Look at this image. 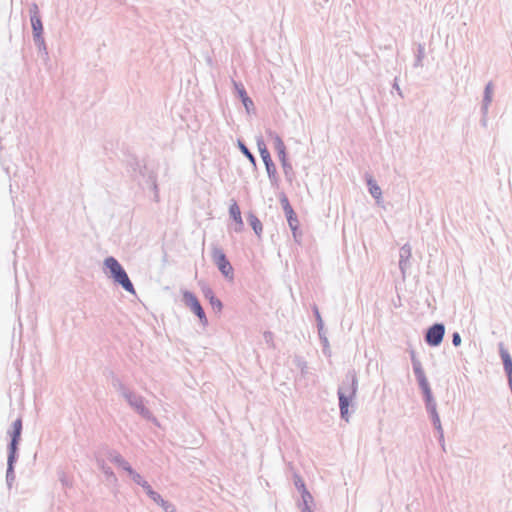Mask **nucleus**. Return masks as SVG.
<instances>
[{
  "label": "nucleus",
  "mask_w": 512,
  "mask_h": 512,
  "mask_svg": "<svg viewBox=\"0 0 512 512\" xmlns=\"http://www.w3.org/2000/svg\"><path fill=\"white\" fill-rule=\"evenodd\" d=\"M105 266L110 270L114 280L122 285V287L127 290L128 292L134 293V287L129 280L126 272L122 268V266L119 264V262L113 258L108 257L105 259Z\"/></svg>",
  "instance_id": "f257e3e1"
},
{
  "label": "nucleus",
  "mask_w": 512,
  "mask_h": 512,
  "mask_svg": "<svg viewBox=\"0 0 512 512\" xmlns=\"http://www.w3.org/2000/svg\"><path fill=\"white\" fill-rule=\"evenodd\" d=\"M22 418H17L9 430V435L11 437L10 443L8 444V455L9 456H17L18 457V446L21 440L22 434Z\"/></svg>",
  "instance_id": "f03ea898"
},
{
  "label": "nucleus",
  "mask_w": 512,
  "mask_h": 512,
  "mask_svg": "<svg viewBox=\"0 0 512 512\" xmlns=\"http://www.w3.org/2000/svg\"><path fill=\"white\" fill-rule=\"evenodd\" d=\"M183 302L187 307H189L198 316V318L200 319V321L203 324L207 323V318L204 313V310H203L200 302L198 301L197 297L193 293H191L189 291H184L183 292Z\"/></svg>",
  "instance_id": "7ed1b4c3"
},
{
  "label": "nucleus",
  "mask_w": 512,
  "mask_h": 512,
  "mask_svg": "<svg viewBox=\"0 0 512 512\" xmlns=\"http://www.w3.org/2000/svg\"><path fill=\"white\" fill-rule=\"evenodd\" d=\"M212 258L215 264L218 266L219 270L222 272V274H224L225 276H229L232 274L233 268L221 249L214 248L212 252Z\"/></svg>",
  "instance_id": "20e7f679"
},
{
  "label": "nucleus",
  "mask_w": 512,
  "mask_h": 512,
  "mask_svg": "<svg viewBox=\"0 0 512 512\" xmlns=\"http://www.w3.org/2000/svg\"><path fill=\"white\" fill-rule=\"evenodd\" d=\"M444 326L442 324H435L430 327L426 334V341L431 346H438L444 336Z\"/></svg>",
  "instance_id": "39448f33"
},
{
  "label": "nucleus",
  "mask_w": 512,
  "mask_h": 512,
  "mask_svg": "<svg viewBox=\"0 0 512 512\" xmlns=\"http://www.w3.org/2000/svg\"><path fill=\"white\" fill-rule=\"evenodd\" d=\"M100 453L106 457L110 462L117 465L119 468L123 469L124 471L127 469V467L130 466L129 462L126 461L123 456L117 452L114 449L105 448Z\"/></svg>",
  "instance_id": "423d86ee"
},
{
  "label": "nucleus",
  "mask_w": 512,
  "mask_h": 512,
  "mask_svg": "<svg viewBox=\"0 0 512 512\" xmlns=\"http://www.w3.org/2000/svg\"><path fill=\"white\" fill-rule=\"evenodd\" d=\"M281 204H282L283 210L285 212L288 224H289L290 228L292 229V231L295 233L298 228V224H299L296 213L294 212V210H293L292 206L290 205L286 196H283L281 198Z\"/></svg>",
  "instance_id": "0eeeda50"
},
{
  "label": "nucleus",
  "mask_w": 512,
  "mask_h": 512,
  "mask_svg": "<svg viewBox=\"0 0 512 512\" xmlns=\"http://www.w3.org/2000/svg\"><path fill=\"white\" fill-rule=\"evenodd\" d=\"M101 455L102 454L99 452V454L96 456L97 467L103 472V474L106 476V479L109 482L116 483L117 482V477L115 476V474H114L113 470L111 469V467H109L105 463V460L101 457Z\"/></svg>",
  "instance_id": "6e6552de"
},
{
  "label": "nucleus",
  "mask_w": 512,
  "mask_h": 512,
  "mask_svg": "<svg viewBox=\"0 0 512 512\" xmlns=\"http://www.w3.org/2000/svg\"><path fill=\"white\" fill-rule=\"evenodd\" d=\"M18 457L17 456H9L7 457V470H6V483L8 489L12 488V485L15 481V463L17 462Z\"/></svg>",
  "instance_id": "1a4fd4ad"
},
{
  "label": "nucleus",
  "mask_w": 512,
  "mask_h": 512,
  "mask_svg": "<svg viewBox=\"0 0 512 512\" xmlns=\"http://www.w3.org/2000/svg\"><path fill=\"white\" fill-rule=\"evenodd\" d=\"M31 25L35 38L40 39L43 31V26L41 19L38 15V7L36 5H34L32 8Z\"/></svg>",
  "instance_id": "9d476101"
},
{
  "label": "nucleus",
  "mask_w": 512,
  "mask_h": 512,
  "mask_svg": "<svg viewBox=\"0 0 512 512\" xmlns=\"http://www.w3.org/2000/svg\"><path fill=\"white\" fill-rule=\"evenodd\" d=\"M440 420H441V418H432V425H433V428L437 432L438 441H439V444L441 445L442 450L446 451L445 441H444V431H443Z\"/></svg>",
  "instance_id": "9b49d317"
},
{
  "label": "nucleus",
  "mask_w": 512,
  "mask_h": 512,
  "mask_svg": "<svg viewBox=\"0 0 512 512\" xmlns=\"http://www.w3.org/2000/svg\"><path fill=\"white\" fill-rule=\"evenodd\" d=\"M230 216L234 219V221L241 227L243 225L241 211L236 202H233L229 207Z\"/></svg>",
  "instance_id": "f8f14e48"
},
{
  "label": "nucleus",
  "mask_w": 512,
  "mask_h": 512,
  "mask_svg": "<svg viewBox=\"0 0 512 512\" xmlns=\"http://www.w3.org/2000/svg\"><path fill=\"white\" fill-rule=\"evenodd\" d=\"M248 220H249V223H250L251 227L255 231V233L257 235H260L261 232H262V223H261V221L255 215H253V214L249 215Z\"/></svg>",
  "instance_id": "ddd939ff"
},
{
  "label": "nucleus",
  "mask_w": 512,
  "mask_h": 512,
  "mask_svg": "<svg viewBox=\"0 0 512 512\" xmlns=\"http://www.w3.org/2000/svg\"><path fill=\"white\" fill-rule=\"evenodd\" d=\"M128 475L131 477V479L138 485H141L145 480L142 478V476L137 473L132 467L131 465L129 467H127V469L125 470Z\"/></svg>",
  "instance_id": "4468645a"
},
{
  "label": "nucleus",
  "mask_w": 512,
  "mask_h": 512,
  "mask_svg": "<svg viewBox=\"0 0 512 512\" xmlns=\"http://www.w3.org/2000/svg\"><path fill=\"white\" fill-rule=\"evenodd\" d=\"M370 193L376 198L379 199L381 197V189L380 187L372 180L368 181Z\"/></svg>",
  "instance_id": "2eb2a0df"
},
{
  "label": "nucleus",
  "mask_w": 512,
  "mask_h": 512,
  "mask_svg": "<svg viewBox=\"0 0 512 512\" xmlns=\"http://www.w3.org/2000/svg\"><path fill=\"white\" fill-rule=\"evenodd\" d=\"M339 401H340L341 414H342V416H344L345 414L348 413L349 403L341 391H339Z\"/></svg>",
  "instance_id": "dca6fc26"
},
{
  "label": "nucleus",
  "mask_w": 512,
  "mask_h": 512,
  "mask_svg": "<svg viewBox=\"0 0 512 512\" xmlns=\"http://www.w3.org/2000/svg\"><path fill=\"white\" fill-rule=\"evenodd\" d=\"M258 147H259L260 155H261L263 161L268 166V160H270V154H269L268 150L266 149L265 144L261 141L258 143Z\"/></svg>",
  "instance_id": "f3484780"
},
{
  "label": "nucleus",
  "mask_w": 512,
  "mask_h": 512,
  "mask_svg": "<svg viewBox=\"0 0 512 512\" xmlns=\"http://www.w3.org/2000/svg\"><path fill=\"white\" fill-rule=\"evenodd\" d=\"M294 485L300 493L307 489L303 479L297 474L294 475Z\"/></svg>",
  "instance_id": "a211bd4d"
},
{
  "label": "nucleus",
  "mask_w": 512,
  "mask_h": 512,
  "mask_svg": "<svg viewBox=\"0 0 512 512\" xmlns=\"http://www.w3.org/2000/svg\"><path fill=\"white\" fill-rule=\"evenodd\" d=\"M210 304L212 306V308L217 311V312H220L221 309H222V303L219 299H217L215 296H211L210 298Z\"/></svg>",
  "instance_id": "6ab92c4d"
},
{
  "label": "nucleus",
  "mask_w": 512,
  "mask_h": 512,
  "mask_svg": "<svg viewBox=\"0 0 512 512\" xmlns=\"http://www.w3.org/2000/svg\"><path fill=\"white\" fill-rule=\"evenodd\" d=\"M155 503L158 505H161L164 501V499L161 497V495L156 491H150L148 495Z\"/></svg>",
  "instance_id": "aec40b11"
},
{
  "label": "nucleus",
  "mask_w": 512,
  "mask_h": 512,
  "mask_svg": "<svg viewBox=\"0 0 512 512\" xmlns=\"http://www.w3.org/2000/svg\"><path fill=\"white\" fill-rule=\"evenodd\" d=\"M160 506L165 512H177L175 505L166 500H164Z\"/></svg>",
  "instance_id": "412c9836"
},
{
  "label": "nucleus",
  "mask_w": 512,
  "mask_h": 512,
  "mask_svg": "<svg viewBox=\"0 0 512 512\" xmlns=\"http://www.w3.org/2000/svg\"><path fill=\"white\" fill-rule=\"evenodd\" d=\"M301 500L303 502H309V503L313 501V497L307 489L304 490L303 492H301Z\"/></svg>",
  "instance_id": "4be33fe9"
},
{
  "label": "nucleus",
  "mask_w": 512,
  "mask_h": 512,
  "mask_svg": "<svg viewBox=\"0 0 512 512\" xmlns=\"http://www.w3.org/2000/svg\"><path fill=\"white\" fill-rule=\"evenodd\" d=\"M301 512H313L309 506V502H303L302 500L298 503Z\"/></svg>",
  "instance_id": "5701e85b"
},
{
  "label": "nucleus",
  "mask_w": 512,
  "mask_h": 512,
  "mask_svg": "<svg viewBox=\"0 0 512 512\" xmlns=\"http://www.w3.org/2000/svg\"><path fill=\"white\" fill-rule=\"evenodd\" d=\"M140 486L145 490L147 495H149L150 491H153L152 487L146 480Z\"/></svg>",
  "instance_id": "b1692460"
},
{
  "label": "nucleus",
  "mask_w": 512,
  "mask_h": 512,
  "mask_svg": "<svg viewBox=\"0 0 512 512\" xmlns=\"http://www.w3.org/2000/svg\"><path fill=\"white\" fill-rule=\"evenodd\" d=\"M452 342L455 346H459L460 343H461V337L458 333H454L453 334V339H452Z\"/></svg>",
  "instance_id": "393cba45"
},
{
  "label": "nucleus",
  "mask_w": 512,
  "mask_h": 512,
  "mask_svg": "<svg viewBox=\"0 0 512 512\" xmlns=\"http://www.w3.org/2000/svg\"><path fill=\"white\" fill-rule=\"evenodd\" d=\"M60 481H61L63 486H70L71 485V483L69 482V480L67 479L65 474H62V476L60 477Z\"/></svg>",
  "instance_id": "a878e982"
},
{
  "label": "nucleus",
  "mask_w": 512,
  "mask_h": 512,
  "mask_svg": "<svg viewBox=\"0 0 512 512\" xmlns=\"http://www.w3.org/2000/svg\"><path fill=\"white\" fill-rule=\"evenodd\" d=\"M204 295H205L206 298H208L210 300L211 296H214V293H213V291L210 288H207L204 291Z\"/></svg>",
  "instance_id": "bb28decb"
},
{
  "label": "nucleus",
  "mask_w": 512,
  "mask_h": 512,
  "mask_svg": "<svg viewBox=\"0 0 512 512\" xmlns=\"http://www.w3.org/2000/svg\"><path fill=\"white\" fill-rule=\"evenodd\" d=\"M242 150L245 155H247L250 159H253V156L251 155V153L248 151V149L245 146H242Z\"/></svg>",
  "instance_id": "cd10ccee"
},
{
  "label": "nucleus",
  "mask_w": 512,
  "mask_h": 512,
  "mask_svg": "<svg viewBox=\"0 0 512 512\" xmlns=\"http://www.w3.org/2000/svg\"><path fill=\"white\" fill-rule=\"evenodd\" d=\"M242 100L246 107L248 106V103L252 104V101L248 98V96H245Z\"/></svg>",
  "instance_id": "c85d7f7f"
},
{
  "label": "nucleus",
  "mask_w": 512,
  "mask_h": 512,
  "mask_svg": "<svg viewBox=\"0 0 512 512\" xmlns=\"http://www.w3.org/2000/svg\"><path fill=\"white\" fill-rule=\"evenodd\" d=\"M240 96H241V98H242V99H243L245 96H247V95H246V92H245L243 89H242V90H240Z\"/></svg>",
  "instance_id": "c756f323"
},
{
  "label": "nucleus",
  "mask_w": 512,
  "mask_h": 512,
  "mask_svg": "<svg viewBox=\"0 0 512 512\" xmlns=\"http://www.w3.org/2000/svg\"><path fill=\"white\" fill-rule=\"evenodd\" d=\"M276 139H277V142L279 143V145H280L281 147H283V142L281 141V139H280L279 137H277Z\"/></svg>",
  "instance_id": "7c9ffc66"
},
{
  "label": "nucleus",
  "mask_w": 512,
  "mask_h": 512,
  "mask_svg": "<svg viewBox=\"0 0 512 512\" xmlns=\"http://www.w3.org/2000/svg\"><path fill=\"white\" fill-rule=\"evenodd\" d=\"M151 419L153 420V422H154L156 425H158V426H159V423L157 422V418H156V417H153V418H151Z\"/></svg>",
  "instance_id": "2f4dec72"
},
{
  "label": "nucleus",
  "mask_w": 512,
  "mask_h": 512,
  "mask_svg": "<svg viewBox=\"0 0 512 512\" xmlns=\"http://www.w3.org/2000/svg\"><path fill=\"white\" fill-rule=\"evenodd\" d=\"M344 419H345L346 423H349V419H350L349 417H346Z\"/></svg>",
  "instance_id": "473e14b6"
}]
</instances>
